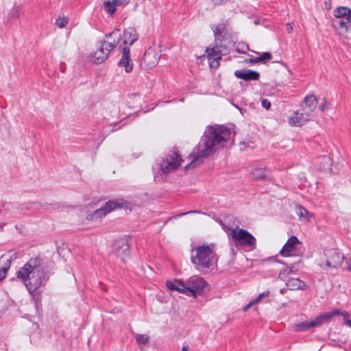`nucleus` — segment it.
<instances>
[{
    "label": "nucleus",
    "mask_w": 351,
    "mask_h": 351,
    "mask_svg": "<svg viewBox=\"0 0 351 351\" xmlns=\"http://www.w3.org/2000/svg\"><path fill=\"white\" fill-rule=\"evenodd\" d=\"M346 263L347 265L346 269L351 271V254L345 258Z\"/></svg>",
    "instance_id": "37"
},
{
    "label": "nucleus",
    "mask_w": 351,
    "mask_h": 351,
    "mask_svg": "<svg viewBox=\"0 0 351 351\" xmlns=\"http://www.w3.org/2000/svg\"><path fill=\"white\" fill-rule=\"evenodd\" d=\"M237 250L240 252H250L256 247V243H235Z\"/></svg>",
    "instance_id": "28"
},
{
    "label": "nucleus",
    "mask_w": 351,
    "mask_h": 351,
    "mask_svg": "<svg viewBox=\"0 0 351 351\" xmlns=\"http://www.w3.org/2000/svg\"><path fill=\"white\" fill-rule=\"evenodd\" d=\"M258 58L261 62L266 63L271 59V54L269 52H264Z\"/></svg>",
    "instance_id": "33"
},
{
    "label": "nucleus",
    "mask_w": 351,
    "mask_h": 351,
    "mask_svg": "<svg viewBox=\"0 0 351 351\" xmlns=\"http://www.w3.org/2000/svg\"><path fill=\"white\" fill-rule=\"evenodd\" d=\"M234 75L239 78L245 81L258 80L260 77L259 73L249 69L237 70Z\"/></svg>",
    "instance_id": "18"
},
{
    "label": "nucleus",
    "mask_w": 351,
    "mask_h": 351,
    "mask_svg": "<svg viewBox=\"0 0 351 351\" xmlns=\"http://www.w3.org/2000/svg\"><path fill=\"white\" fill-rule=\"evenodd\" d=\"M191 213H199V212H198V211H197V210H193V211H189V212H188V213H186V214ZM185 215V213H182V214H181L180 215Z\"/></svg>",
    "instance_id": "43"
},
{
    "label": "nucleus",
    "mask_w": 351,
    "mask_h": 351,
    "mask_svg": "<svg viewBox=\"0 0 351 351\" xmlns=\"http://www.w3.org/2000/svg\"><path fill=\"white\" fill-rule=\"evenodd\" d=\"M324 261L319 263V266L327 272L338 269L345 259L343 254L336 247L324 249Z\"/></svg>",
    "instance_id": "5"
},
{
    "label": "nucleus",
    "mask_w": 351,
    "mask_h": 351,
    "mask_svg": "<svg viewBox=\"0 0 351 351\" xmlns=\"http://www.w3.org/2000/svg\"><path fill=\"white\" fill-rule=\"evenodd\" d=\"M119 65L125 69L126 73H129L133 69V63L130 58V49L124 47L123 49L122 58L119 62Z\"/></svg>",
    "instance_id": "19"
},
{
    "label": "nucleus",
    "mask_w": 351,
    "mask_h": 351,
    "mask_svg": "<svg viewBox=\"0 0 351 351\" xmlns=\"http://www.w3.org/2000/svg\"><path fill=\"white\" fill-rule=\"evenodd\" d=\"M296 214L300 222L307 223H309L314 217V214L308 211L304 207L300 205L295 206Z\"/></svg>",
    "instance_id": "20"
},
{
    "label": "nucleus",
    "mask_w": 351,
    "mask_h": 351,
    "mask_svg": "<svg viewBox=\"0 0 351 351\" xmlns=\"http://www.w3.org/2000/svg\"><path fill=\"white\" fill-rule=\"evenodd\" d=\"M182 351H189V348L187 346H183L182 348Z\"/></svg>",
    "instance_id": "44"
},
{
    "label": "nucleus",
    "mask_w": 351,
    "mask_h": 351,
    "mask_svg": "<svg viewBox=\"0 0 351 351\" xmlns=\"http://www.w3.org/2000/svg\"><path fill=\"white\" fill-rule=\"evenodd\" d=\"M261 104L263 108H265L266 110H269L271 107V103L266 99H263L261 100Z\"/></svg>",
    "instance_id": "35"
},
{
    "label": "nucleus",
    "mask_w": 351,
    "mask_h": 351,
    "mask_svg": "<svg viewBox=\"0 0 351 351\" xmlns=\"http://www.w3.org/2000/svg\"><path fill=\"white\" fill-rule=\"evenodd\" d=\"M215 40L221 43L231 38V32L229 25L227 23H221L212 27Z\"/></svg>",
    "instance_id": "9"
},
{
    "label": "nucleus",
    "mask_w": 351,
    "mask_h": 351,
    "mask_svg": "<svg viewBox=\"0 0 351 351\" xmlns=\"http://www.w3.org/2000/svg\"><path fill=\"white\" fill-rule=\"evenodd\" d=\"M166 285L171 291L190 294L195 298L196 293L202 291L206 285V282L202 277L193 276L188 279L186 284L181 280H176L174 282L167 281Z\"/></svg>",
    "instance_id": "3"
},
{
    "label": "nucleus",
    "mask_w": 351,
    "mask_h": 351,
    "mask_svg": "<svg viewBox=\"0 0 351 351\" xmlns=\"http://www.w3.org/2000/svg\"><path fill=\"white\" fill-rule=\"evenodd\" d=\"M69 19L66 16H58L55 21V24L59 27V28H64L65 27L67 24L69 23Z\"/></svg>",
    "instance_id": "31"
},
{
    "label": "nucleus",
    "mask_w": 351,
    "mask_h": 351,
    "mask_svg": "<svg viewBox=\"0 0 351 351\" xmlns=\"http://www.w3.org/2000/svg\"><path fill=\"white\" fill-rule=\"evenodd\" d=\"M230 235L237 241H254L255 238L247 230L236 227L232 229Z\"/></svg>",
    "instance_id": "12"
},
{
    "label": "nucleus",
    "mask_w": 351,
    "mask_h": 351,
    "mask_svg": "<svg viewBox=\"0 0 351 351\" xmlns=\"http://www.w3.org/2000/svg\"><path fill=\"white\" fill-rule=\"evenodd\" d=\"M317 106V99L315 95H308L303 100V111L305 115H309Z\"/></svg>",
    "instance_id": "16"
},
{
    "label": "nucleus",
    "mask_w": 351,
    "mask_h": 351,
    "mask_svg": "<svg viewBox=\"0 0 351 351\" xmlns=\"http://www.w3.org/2000/svg\"><path fill=\"white\" fill-rule=\"evenodd\" d=\"M342 316L343 318V323L351 328V319H350L349 313L346 311H343V313H342Z\"/></svg>",
    "instance_id": "34"
},
{
    "label": "nucleus",
    "mask_w": 351,
    "mask_h": 351,
    "mask_svg": "<svg viewBox=\"0 0 351 351\" xmlns=\"http://www.w3.org/2000/svg\"><path fill=\"white\" fill-rule=\"evenodd\" d=\"M215 5H221L226 2L227 0H212Z\"/></svg>",
    "instance_id": "39"
},
{
    "label": "nucleus",
    "mask_w": 351,
    "mask_h": 351,
    "mask_svg": "<svg viewBox=\"0 0 351 351\" xmlns=\"http://www.w3.org/2000/svg\"><path fill=\"white\" fill-rule=\"evenodd\" d=\"M251 175L254 180H262L266 177L267 171L264 168H256L252 170Z\"/></svg>",
    "instance_id": "29"
},
{
    "label": "nucleus",
    "mask_w": 351,
    "mask_h": 351,
    "mask_svg": "<svg viewBox=\"0 0 351 351\" xmlns=\"http://www.w3.org/2000/svg\"><path fill=\"white\" fill-rule=\"evenodd\" d=\"M317 323H315V320L311 322H304L298 324H295L293 326V330L296 332H301L307 330L311 328L317 327Z\"/></svg>",
    "instance_id": "26"
},
{
    "label": "nucleus",
    "mask_w": 351,
    "mask_h": 351,
    "mask_svg": "<svg viewBox=\"0 0 351 351\" xmlns=\"http://www.w3.org/2000/svg\"><path fill=\"white\" fill-rule=\"evenodd\" d=\"M298 243H285L280 250V254L283 256H289L295 255L296 251V244Z\"/></svg>",
    "instance_id": "27"
},
{
    "label": "nucleus",
    "mask_w": 351,
    "mask_h": 351,
    "mask_svg": "<svg viewBox=\"0 0 351 351\" xmlns=\"http://www.w3.org/2000/svg\"><path fill=\"white\" fill-rule=\"evenodd\" d=\"M287 31L289 33H291L293 30V27H292V25L289 23H287Z\"/></svg>",
    "instance_id": "42"
},
{
    "label": "nucleus",
    "mask_w": 351,
    "mask_h": 351,
    "mask_svg": "<svg viewBox=\"0 0 351 351\" xmlns=\"http://www.w3.org/2000/svg\"><path fill=\"white\" fill-rule=\"evenodd\" d=\"M309 115H305V112H295L294 114L289 117V123L293 126H301L308 119Z\"/></svg>",
    "instance_id": "22"
},
{
    "label": "nucleus",
    "mask_w": 351,
    "mask_h": 351,
    "mask_svg": "<svg viewBox=\"0 0 351 351\" xmlns=\"http://www.w3.org/2000/svg\"><path fill=\"white\" fill-rule=\"evenodd\" d=\"M40 265V258H32L17 271V278L24 282L30 293L43 285L42 273L38 269Z\"/></svg>",
    "instance_id": "2"
},
{
    "label": "nucleus",
    "mask_w": 351,
    "mask_h": 351,
    "mask_svg": "<svg viewBox=\"0 0 351 351\" xmlns=\"http://www.w3.org/2000/svg\"><path fill=\"white\" fill-rule=\"evenodd\" d=\"M136 341L138 344H146L149 341V336L147 335L137 334L136 335Z\"/></svg>",
    "instance_id": "32"
},
{
    "label": "nucleus",
    "mask_w": 351,
    "mask_h": 351,
    "mask_svg": "<svg viewBox=\"0 0 351 351\" xmlns=\"http://www.w3.org/2000/svg\"><path fill=\"white\" fill-rule=\"evenodd\" d=\"M329 106V103L326 100H324V104L319 106V109L321 111H324L325 109H327Z\"/></svg>",
    "instance_id": "38"
},
{
    "label": "nucleus",
    "mask_w": 351,
    "mask_h": 351,
    "mask_svg": "<svg viewBox=\"0 0 351 351\" xmlns=\"http://www.w3.org/2000/svg\"><path fill=\"white\" fill-rule=\"evenodd\" d=\"M215 245L210 243L209 245L202 243L193 247L191 250L192 263L204 268H209L213 264L215 256Z\"/></svg>",
    "instance_id": "4"
},
{
    "label": "nucleus",
    "mask_w": 351,
    "mask_h": 351,
    "mask_svg": "<svg viewBox=\"0 0 351 351\" xmlns=\"http://www.w3.org/2000/svg\"><path fill=\"white\" fill-rule=\"evenodd\" d=\"M245 62L252 63V64H257V63L261 62V60L259 59L258 57H254V58L246 59Z\"/></svg>",
    "instance_id": "36"
},
{
    "label": "nucleus",
    "mask_w": 351,
    "mask_h": 351,
    "mask_svg": "<svg viewBox=\"0 0 351 351\" xmlns=\"http://www.w3.org/2000/svg\"><path fill=\"white\" fill-rule=\"evenodd\" d=\"M177 152L173 151L169 154L160 162V169L164 173H168L176 170L182 162Z\"/></svg>",
    "instance_id": "7"
},
{
    "label": "nucleus",
    "mask_w": 351,
    "mask_h": 351,
    "mask_svg": "<svg viewBox=\"0 0 351 351\" xmlns=\"http://www.w3.org/2000/svg\"><path fill=\"white\" fill-rule=\"evenodd\" d=\"M343 311H341L339 309H335L332 311L326 312L320 315L319 316L315 317L314 319L315 323H317V326H321L323 323L328 322L330 320L332 317L336 315H342Z\"/></svg>",
    "instance_id": "21"
},
{
    "label": "nucleus",
    "mask_w": 351,
    "mask_h": 351,
    "mask_svg": "<svg viewBox=\"0 0 351 351\" xmlns=\"http://www.w3.org/2000/svg\"><path fill=\"white\" fill-rule=\"evenodd\" d=\"M231 251H232V253L233 255H235L237 253V252L239 251V250H237V248L235 247V243L232 244V245H231Z\"/></svg>",
    "instance_id": "40"
},
{
    "label": "nucleus",
    "mask_w": 351,
    "mask_h": 351,
    "mask_svg": "<svg viewBox=\"0 0 351 351\" xmlns=\"http://www.w3.org/2000/svg\"><path fill=\"white\" fill-rule=\"evenodd\" d=\"M160 58V55L157 49L149 48L144 54L143 61L147 68H153L158 64Z\"/></svg>",
    "instance_id": "10"
},
{
    "label": "nucleus",
    "mask_w": 351,
    "mask_h": 351,
    "mask_svg": "<svg viewBox=\"0 0 351 351\" xmlns=\"http://www.w3.org/2000/svg\"><path fill=\"white\" fill-rule=\"evenodd\" d=\"M109 53L110 51L100 43L99 48L90 54V60L95 64H100L107 59Z\"/></svg>",
    "instance_id": "13"
},
{
    "label": "nucleus",
    "mask_w": 351,
    "mask_h": 351,
    "mask_svg": "<svg viewBox=\"0 0 351 351\" xmlns=\"http://www.w3.org/2000/svg\"><path fill=\"white\" fill-rule=\"evenodd\" d=\"M11 261L8 257L2 255L0 258V280L4 279L10 267Z\"/></svg>",
    "instance_id": "25"
},
{
    "label": "nucleus",
    "mask_w": 351,
    "mask_h": 351,
    "mask_svg": "<svg viewBox=\"0 0 351 351\" xmlns=\"http://www.w3.org/2000/svg\"><path fill=\"white\" fill-rule=\"evenodd\" d=\"M138 34L133 27H128L123 31L122 40L124 45H132L138 39Z\"/></svg>",
    "instance_id": "17"
},
{
    "label": "nucleus",
    "mask_w": 351,
    "mask_h": 351,
    "mask_svg": "<svg viewBox=\"0 0 351 351\" xmlns=\"http://www.w3.org/2000/svg\"><path fill=\"white\" fill-rule=\"evenodd\" d=\"M112 253L119 256L123 261L130 256L129 243H114L112 246Z\"/></svg>",
    "instance_id": "11"
},
{
    "label": "nucleus",
    "mask_w": 351,
    "mask_h": 351,
    "mask_svg": "<svg viewBox=\"0 0 351 351\" xmlns=\"http://www.w3.org/2000/svg\"><path fill=\"white\" fill-rule=\"evenodd\" d=\"M119 40V34L117 32H112L107 35L105 39L100 42L104 47V49L110 52L114 49Z\"/></svg>",
    "instance_id": "15"
},
{
    "label": "nucleus",
    "mask_w": 351,
    "mask_h": 351,
    "mask_svg": "<svg viewBox=\"0 0 351 351\" xmlns=\"http://www.w3.org/2000/svg\"><path fill=\"white\" fill-rule=\"evenodd\" d=\"M125 1L126 0H112V1H105L104 3V10L112 15L115 12L117 7L123 5Z\"/></svg>",
    "instance_id": "24"
},
{
    "label": "nucleus",
    "mask_w": 351,
    "mask_h": 351,
    "mask_svg": "<svg viewBox=\"0 0 351 351\" xmlns=\"http://www.w3.org/2000/svg\"><path fill=\"white\" fill-rule=\"evenodd\" d=\"M288 289L290 290H304L306 289V285L304 282L298 278H291L286 283Z\"/></svg>",
    "instance_id": "23"
},
{
    "label": "nucleus",
    "mask_w": 351,
    "mask_h": 351,
    "mask_svg": "<svg viewBox=\"0 0 351 351\" xmlns=\"http://www.w3.org/2000/svg\"><path fill=\"white\" fill-rule=\"evenodd\" d=\"M120 203L114 201H109L105 205L93 213L87 215L86 219L90 221H96L106 216L108 213L114 210L115 209L121 208Z\"/></svg>",
    "instance_id": "8"
},
{
    "label": "nucleus",
    "mask_w": 351,
    "mask_h": 351,
    "mask_svg": "<svg viewBox=\"0 0 351 351\" xmlns=\"http://www.w3.org/2000/svg\"><path fill=\"white\" fill-rule=\"evenodd\" d=\"M287 241H299L296 237L291 236L287 240Z\"/></svg>",
    "instance_id": "41"
},
{
    "label": "nucleus",
    "mask_w": 351,
    "mask_h": 351,
    "mask_svg": "<svg viewBox=\"0 0 351 351\" xmlns=\"http://www.w3.org/2000/svg\"><path fill=\"white\" fill-rule=\"evenodd\" d=\"M328 9H330V2L329 1V7Z\"/></svg>",
    "instance_id": "45"
},
{
    "label": "nucleus",
    "mask_w": 351,
    "mask_h": 351,
    "mask_svg": "<svg viewBox=\"0 0 351 351\" xmlns=\"http://www.w3.org/2000/svg\"><path fill=\"white\" fill-rule=\"evenodd\" d=\"M206 53V56L208 58L210 66L217 67L219 66V61L221 59V51L219 47L207 48Z\"/></svg>",
    "instance_id": "14"
},
{
    "label": "nucleus",
    "mask_w": 351,
    "mask_h": 351,
    "mask_svg": "<svg viewBox=\"0 0 351 351\" xmlns=\"http://www.w3.org/2000/svg\"><path fill=\"white\" fill-rule=\"evenodd\" d=\"M231 135L230 130L223 125L213 126L208 130L190 155L191 162L185 167L194 168L203 162L217 149L223 147Z\"/></svg>",
    "instance_id": "1"
},
{
    "label": "nucleus",
    "mask_w": 351,
    "mask_h": 351,
    "mask_svg": "<svg viewBox=\"0 0 351 351\" xmlns=\"http://www.w3.org/2000/svg\"><path fill=\"white\" fill-rule=\"evenodd\" d=\"M334 16L341 19L339 23V34L348 39L351 36V9L340 6L334 10Z\"/></svg>",
    "instance_id": "6"
},
{
    "label": "nucleus",
    "mask_w": 351,
    "mask_h": 351,
    "mask_svg": "<svg viewBox=\"0 0 351 351\" xmlns=\"http://www.w3.org/2000/svg\"><path fill=\"white\" fill-rule=\"evenodd\" d=\"M269 295V291H264L258 295V296L249 302L245 306L243 307V311H247L251 306L259 302L263 298L267 297Z\"/></svg>",
    "instance_id": "30"
}]
</instances>
